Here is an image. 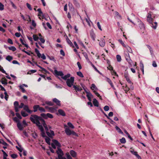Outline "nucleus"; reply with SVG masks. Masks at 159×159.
Returning a JSON list of instances; mask_svg holds the SVG:
<instances>
[{
	"instance_id": "nucleus-1",
	"label": "nucleus",
	"mask_w": 159,
	"mask_h": 159,
	"mask_svg": "<svg viewBox=\"0 0 159 159\" xmlns=\"http://www.w3.org/2000/svg\"><path fill=\"white\" fill-rule=\"evenodd\" d=\"M30 119L32 122L34 124H36V125L38 124V123L41 122L47 131L46 134L49 137H51L54 135V132L53 131H50V133L48 131V129L45 123V121L41 117L39 116L35 115H32L30 117Z\"/></svg>"
},
{
	"instance_id": "nucleus-2",
	"label": "nucleus",
	"mask_w": 159,
	"mask_h": 159,
	"mask_svg": "<svg viewBox=\"0 0 159 159\" xmlns=\"http://www.w3.org/2000/svg\"><path fill=\"white\" fill-rule=\"evenodd\" d=\"M147 20L148 21L149 23L150 26L154 29H156L157 25V22H154L153 23V19L151 17L147 18Z\"/></svg>"
},
{
	"instance_id": "nucleus-3",
	"label": "nucleus",
	"mask_w": 159,
	"mask_h": 159,
	"mask_svg": "<svg viewBox=\"0 0 159 159\" xmlns=\"http://www.w3.org/2000/svg\"><path fill=\"white\" fill-rule=\"evenodd\" d=\"M57 153L58 154V158H56V159H64V157H63L64 155L63 152L59 148H57Z\"/></svg>"
},
{
	"instance_id": "nucleus-4",
	"label": "nucleus",
	"mask_w": 159,
	"mask_h": 159,
	"mask_svg": "<svg viewBox=\"0 0 159 159\" xmlns=\"http://www.w3.org/2000/svg\"><path fill=\"white\" fill-rule=\"evenodd\" d=\"M74 81V78L73 77H71L70 79H68L66 81L67 85L69 87H70L72 85Z\"/></svg>"
},
{
	"instance_id": "nucleus-5",
	"label": "nucleus",
	"mask_w": 159,
	"mask_h": 159,
	"mask_svg": "<svg viewBox=\"0 0 159 159\" xmlns=\"http://www.w3.org/2000/svg\"><path fill=\"white\" fill-rule=\"evenodd\" d=\"M125 58L127 61L131 66H132V61L131 60L129 53L125 55Z\"/></svg>"
},
{
	"instance_id": "nucleus-6",
	"label": "nucleus",
	"mask_w": 159,
	"mask_h": 159,
	"mask_svg": "<svg viewBox=\"0 0 159 159\" xmlns=\"http://www.w3.org/2000/svg\"><path fill=\"white\" fill-rule=\"evenodd\" d=\"M54 73L55 75L58 76H60L62 78V76L64 75V74L61 71H58L56 69L54 70Z\"/></svg>"
},
{
	"instance_id": "nucleus-7",
	"label": "nucleus",
	"mask_w": 159,
	"mask_h": 159,
	"mask_svg": "<svg viewBox=\"0 0 159 159\" xmlns=\"http://www.w3.org/2000/svg\"><path fill=\"white\" fill-rule=\"evenodd\" d=\"M73 87L74 89L75 90L76 92H81L82 90V89L78 85H73Z\"/></svg>"
},
{
	"instance_id": "nucleus-8",
	"label": "nucleus",
	"mask_w": 159,
	"mask_h": 159,
	"mask_svg": "<svg viewBox=\"0 0 159 159\" xmlns=\"http://www.w3.org/2000/svg\"><path fill=\"white\" fill-rule=\"evenodd\" d=\"M105 44V40H104V39H101V40L99 42V45L102 47H104Z\"/></svg>"
},
{
	"instance_id": "nucleus-9",
	"label": "nucleus",
	"mask_w": 159,
	"mask_h": 159,
	"mask_svg": "<svg viewBox=\"0 0 159 159\" xmlns=\"http://www.w3.org/2000/svg\"><path fill=\"white\" fill-rule=\"evenodd\" d=\"M58 108L57 107H50L48 108L49 111L52 113H53L56 111L57 109Z\"/></svg>"
},
{
	"instance_id": "nucleus-10",
	"label": "nucleus",
	"mask_w": 159,
	"mask_h": 159,
	"mask_svg": "<svg viewBox=\"0 0 159 159\" xmlns=\"http://www.w3.org/2000/svg\"><path fill=\"white\" fill-rule=\"evenodd\" d=\"M24 109L27 112L29 113H31L33 111L31 110H30L28 107V106L27 105H25L24 107Z\"/></svg>"
},
{
	"instance_id": "nucleus-11",
	"label": "nucleus",
	"mask_w": 159,
	"mask_h": 159,
	"mask_svg": "<svg viewBox=\"0 0 159 159\" xmlns=\"http://www.w3.org/2000/svg\"><path fill=\"white\" fill-rule=\"evenodd\" d=\"M41 122L38 123V124H37L36 125L38 127L39 129L40 130L41 132H43L44 130L43 128L41 125Z\"/></svg>"
},
{
	"instance_id": "nucleus-12",
	"label": "nucleus",
	"mask_w": 159,
	"mask_h": 159,
	"mask_svg": "<svg viewBox=\"0 0 159 159\" xmlns=\"http://www.w3.org/2000/svg\"><path fill=\"white\" fill-rule=\"evenodd\" d=\"M53 101L55 102L57 105L58 106H61L60 101L57 98H53Z\"/></svg>"
},
{
	"instance_id": "nucleus-13",
	"label": "nucleus",
	"mask_w": 159,
	"mask_h": 159,
	"mask_svg": "<svg viewBox=\"0 0 159 159\" xmlns=\"http://www.w3.org/2000/svg\"><path fill=\"white\" fill-rule=\"evenodd\" d=\"M72 131L70 130L69 128H66L65 129V132L67 135H70L71 134Z\"/></svg>"
},
{
	"instance_id": "nucleus-14",
	"label": "nucleus",
	"mask_w": 159,
	"mask_h": 159,
	"mask_svg": "<svg viewBox=\"0 0 159 159\" xmlns=\"http://www.w3.org/2000/svg\"><path fill=\"white\" fill-rule=\"evenodd\" d=\"M52 141L53 143H54L55 145L58 146L59 148L60 147L61 144L57 140H53Z\"/></svg>"
},
{
	"instance_id": "nucleus-15",
	"label": "nucleus",
	"mask_w": 159,
	"mask_h": 159,
	"mask_svg": "<svg viewBox=\"0 0 159 159\" xmlns=\"http://www.w3.org/2000/svg\"><path fill=\"white\" fill-rule=\"evenodd\" d=\"M58 112L59 113L61 116H65L66 114L64 111L62 109H60L58 110Z\"/></svg>"
},
{
	"instance_id": "nucleus-16",
	"label": "nucleus",
	"mask_w": 159,
	"mask_h": 159,
	"mask_svg": "<svg viewBox=\"0 0 159 159\" xmlns=\"http://www.w3.org/2000/svg\"><path fill=\"white\" fill-rule=\"evenodd\" d=\"M70 74H68L64 76H62V78L64 80H66L68 79H69V78L70 77Z\"/></svg>"
},
{
	"instance_id": "nucleus-17",
	"label": "nucleus",
	"mask_w": 159,
	"mask_h": 159,
	"mask_svg": "<svg viewBox=\"0 0 159 159\" xmlns=\"http://www.w3.org/2000/svg\"><path fill=\"white\" fill-rule=\"evenodd\" d=\"M90 35L92 39L93 40H95V34L93 31H91L90 32Z\"/></svg>"
},
{
	"instance_id": "nucleus-18",
	"label": "nucleus",
	"mask_w": 159,
	"mask_h": 159,
	"mask_svg": "<svg viewBox=\"0 0 159 159\" xmlns=\"http://www.w3.org/2000/svg\"><path fill=\"white\" fill-rule=\"evenodd\" d=\"M17 126L18 129L20 130H22L23 129V127L21 124L19 122H18L17 124Z\"/></svg>"
},
{
	"instance_id": "nucleus-19",
	"label": "nucleus",
	"mask_w": 159,
	"mask_h": 159,
	"mask_svg": "<svg viewBox=\"0 0 159 159\" xmlns=\"http://www.w3.org/2000/svg\"><path fill=\"white\" fill-rule=\"evenodd\" d=\"M93 103L95 106L98 107V101L95 98L93 99Z\"/></svg>"
},
{
	"instance_id": "nucleus-20",
	"label": "nucleus",
	"mask_w": 159,
	"mask_h": 159,
	"mask_svg": "<svg viewBox=\"0 0 159 159\" xmlns=\"http://www.w3.org/2000/svg\"><path fill=\"white\" fill-rule=\"evenodd\" d=\"M70 155L73 157H75L76 156V152L73 150H71L70 151Z\"/></svg>"
},
{
	"instance_id": "nucleus-21",
	"label": "nucleus",
	"mask_w": 159,
	"mask_h": 159,
	"mask_svg": "<svg viewBox=\"0 0 159 159\" xmlns=\"http://www.w3.org/2000/svg\"><path fill=\"white\" fill-rule=\"evenodd\" d=\"M39 105H34L33 107L34 110L33 111L34 112H35L37 111L38 109H39Z\"/></svg>"
},
{
	"instance_id": "nucleus-22",
	"label": "nucleus",
	"mask_w": 159,
	"mask_h": 159,
	"mask_svg": "<svg viewBox=\"0 0 159 159\" xmlns=\"http://www.w3.org/2000/svg\"><path fill=\"white\" fill-rule=\"evenodd\" d=\"M35 51L37 54V56L39 58H40L41 56V54L40 53L39 50L37 48H35Z\"/></svg>"
},
{
	"instance_id": "nucleus-23",
	"label": "nucleus",
	"mask_w": 159,
	"mask_h": 159,
	"mask_svg": "<svg viewBox=\"0 0 159 159\" xmlns=\"http://www.w3.org/2000/svg\"><path fill=\"white\" fill-rule=\"evenodd\" d=\"M66 42L67 43L71 46H72L73 44L71 42V41L69 39L68 37H67L66 38Z\"/></svg>"
},
{
	"instance_id": "nucleus-24",
	"label": "nucleus",
	"mask_w": 159,
	"mask_h": 159,
	"mask_svg": "<svg viewBox=\"0 0 159 159\" xmlns=\"http://www.w3.org/2000/svg\"><path fill=\"white\" fill-rule=\"evenodd\" d=\"M126 49L127 50V51L129 53H132V50L131 49V48L129 47L128 46H126L125 47Z\"/></svg>"
},
{
	"instance_id": "nucleus-25",
	"label": "nucleus",
	"mask_w": 159,
	"mask_h": 159,
	"mask_svg": "<svg viewBox=\"0 0 159 159\" xmlns=\"http://www.w3.org/2000/svg\"><path fill=\"white\" fill-rule=\"evenodd\" d=\"M13 58L10 55L7 56L6 58V59L9 61H10L13 59Z\"/></svg>"
},
{
	"instance_id": "nucleus-26",
	"label": "nucleus",
	"mask_w": 159,
	"mask_h": 159,
	"mask_svg": "<svg viewBox=\"0 0 159 159\" xmlns=\"http://www.w3.org/2000/svg\"><path fill=\"white\" fill-rule=\"evenodd\" d=\"M20 40L21 43L25 46L26 47L28 48L29 47V46L27 44H25L24 43L23 39L22 38H21L20 39Z\"/></svg>"
},
{
	"instance_id": "nucleus-27",
	"label": "nucleus",
	"mask_w": 159,
	"mask_h": 159,
	"mask_svg": "<svg viewBox=\"0 0 159 159\" xmlns=\"http://www.w3.org/2000/svg\"><path fill=\"white\" fill-rule=\"evenodd\" d=\"M37 71L36 70H29L27 73V74L31 75L32 73H34Z\"/></svg>"
},
{
	"instance_id": "nucleus-28",
	"label": "nucleus",
	"mask_w": 159,
	"mask_h": 159,
	"mask_svg": "<svg viewBox=\"0 0 159 159\" xmlns=\"http://www.w3.org/2000/svg\"><path fill=\"white\" fill-rule=\"evenodd\" d=\"M115 128L119 133L121 134H123V132H122L121 129L117 126H116Z\"/></svg>"
},
{
	"instance_id": "nucleus-29",
	"label": "nucleus",
	"mask_w": 159,
	"mask_h": 159,
	"mask_svg": "<svg viewBox=\"0 0 159 159\" xmlns=\"http://www.w3.org/2000/svg\"><path fill=\"white\" fill-rule=\"evenodd\" d=\"M125 133L127 135L128 137L131 140H133V139L131 138L129 134L126 131V130H124Z\"/></svg>"
},
{
	"instance_id": "nucleus-30",
	"label": "nucleus",
	"mask_w": 159,
	"mask_h": 159,
	"mask_svg": "<svg viewBox=\"0 0 159 159\" xmlns=\"http://www.w3.org/2000/svg\"><path fill=\"white\" fill-rule=\"evenodd\" d=\"M139 26L141 29H144V25L142 22L139 24Z\"/></svg>"
},
{
	"instance_id": "nucleus-31",
	"label": "nucleus",
	"mask_w": 159,
	"mask_h": 159,
	"mask_svg": "<svg viewBox=\"0 0 159 159\" xmlns=\"http://www.w3.org/2000/svg\"><path fill=\"white\" fill-rule=\"evenodd\" d=\"M37 11H38L39 13L40 14V15H38L39 16H43V13L40 8H38L37 9Z\"/></svg>"
},
{
	"instance_id": "nucleus-32",
	"label": "nucleus",
	"mask_w": 159,
	"mask_h": 159,
	"mask_svg": "<svg viewBox=\"0 0 159 159\" xmlns=\"http://www.w3.org/2000/svg\"><path fill=\"white\" fill-rule=\"evenodd\" d=\"M88 62L94 68V69L96 70L99 73V71L98 70L96 67L94 66V65L90 61H89Z\"/></svg>"
},
{
	"instance_id": "nucleus-33",
	"label": "nucleus",
	"mask_w": 159,
	"mask_h": 159,
	"mask_svg": "<svg viewBox=\"0 0 159 159\" xmlns=\"http://www.w3.org/2000/svg\"><path fill=\"white\" fill-rule=\"evenodd\" d=\"M45 141L49 145H50V139L49 138L47 137L45 138Z\"/></svg>"
},
{
	"instance_id": "nucleus-34",
	"label": "nucleus",
	"mask_w": 159,
	"mask_h": 159,
	"mask_svg": "<svg viewBox=\"0 0 159 159\" xmlns=\"http://www.w3.org/2000/svg\"><path fill=\"white\" fill-rule=\"evenodd\" d=\"M83 54L84 56L85 57V58L86 59V60H87V61H88L89 62V58L88 57V55H87V54L86 52H83Z\"/></svg>"
},
{
	"instance_id": "nucleus-35",
	"label": "nucleus",
	"mask_w": 159,
	"mask_h": 159,
	"mask_svg": "<svg viewBox=\"0 0 159 159\" xmlns=\"http://www.w3.org/2000/svg\"><path fill=\"white\" fill-rule=\"evenodd\" d=\"M0 143H2L4 146L8 145L2 139H0Z\"/></svg>"
},
{
	"instance_id": "nucleus-36",
	"label": "nucleus",
	"mask_w": 159,
	"mask_h": 159,
	"mask_svg": "<svg viewBox=\"0 0 159 159\" xmlns=\"http://www.w3.org/2000/svg\"><path fill=\"white\" fill-rule=\"evenodd\" d=\"M21 113L22 116L23 117H26L28 116V114L24 111H22Z\"/></svg>"
},
{
	"instance_id": "nucleus-37",
	"label": "nucleus",
	"mask_w": 159,
	"mask_h": 159,
	"mask_svg": "<svg viewBox=\"0 0 159 159\" xmlns=\"http://www.w3.org/2000/svg\"><path fill=\"white\" fill-rule=\"evenodd\" d=\"M116 59L118 62H120L121 60V56L119 55H116Z\"/></svg>"
},
{
	"instance_id": "nucleus-38",
	"label": "nucleus",
	"mask_w": 159,
	"mask_h": 159,
	"mask_svg": "<svg viewBox=\"0 0 159 159\" xmlns=\"http://www.w3.org/2000/svg\"><path fill=\"white\" fill-rule=\"evenodd\" d=\"M106 81L110 84L111 85H112V84H113L109 78H107Z\"/></svg>"
},
{
	"instance_id": "nucleus-39",
	"label": "nucleus",
	"mask_w": 159,
	"mask_h": 159,
	"mask_svg": "<svg viewBox=\"0 0 159 159\" xmlns=\"http://www.w3.org/2000/svg\"><path fill=\"white\" fill-rule=\"evenodd\" d=\"M77 75L80 77L83 78L84 77V76L82 73L80 71L78 72H77Z\"/></svg>"
},
{
	"instance_id": "nucleus-40",
	"label": "nucleus",
	"mask_w": 159,
	"mask_h": 159,
	"mask_svg": "<svg viewBox=\"0 0 159 159\" xmlns=\"http://www.w3.org/2000/svg\"><path fill=\"white\" fill-rule=\"evenodd\" d=\"M8 48L9 50H12L13 51H15L16 50V48L14 46H11L10 47H9Z\"/></svg>"
},
{
	"instance_id": "nucleus-41",
	"label": "nucleus",
	"mask_w": 159,
	"mask_h": 159,
	"mask_svg": "<svg viewBox=\"0 0 159 159\" xmlns=\"http://www.w3.org/2000/svg\"><path fill=\"white\" fill-rule=\"evenodd\" d=\"M120 142L122 143H126V140L124 138H122L120 139Z\"/></svg>"
},
{
	"instance_id": "nucleus-42",
	"label": "nucleus",
	"mask_w": 159,
	"mask_h": 159,
	"mask_svg": "<svg viewBox=\"0 0 159 159\" xmlns=\"http://www.w3.org/2000/svg\"><path fill=\"white\" fill-rule=\"evenodd\" d=\"M33 39L35 41H37L39 39V37L36 35L34 34L33 35Z\"/></svg>"
},
{
	"instance_id": "nucleus-43",
	"label": "nucleus",
	"mask_w": 159,
	"mask_h": 159,
	"mask_svg": "<svg viewBox=\"0 0 159 159\" xmlns=\"http://www.w3.org/2000/svg\"><path fill=\"white\" fill-rule=\"evenodd\" d=\"M47 118L48 117L49 118H53V116L52 114L50 113H48L47 114Z\"/></svg>"
},
{
	"instance_id": "nucleus-44",
	"label": "nucleus",
	"mask_w": 159,
	"mask_h": 159,
	"mask_svg": "<svg viewBox=\"0 0 159 159\" xmlns=\"http://www.w3.org/2000/svg\"><path fill=\"white\" fill-rule=\"evenodd\" d=\"M67 125L68 126L72 129H74V126L70 122H68Z\"/></svg>"
},
{
	"instance_id": "nucleus-45",
	"label": "nucleus",
	"mask_w": 159,
	"mask_h": 159,
	"mask_svg": "<svg viewBox=\"0 0 159 159\" xmlns=\"http://www.w3.org/2000/svg\"><path fill=\"white\" fill-rule=\"evenodd\" d=\"M39 111H40L41 112H45V110L42 107H40V106H39V108L38 109Z\"/></svg>"
},
{
	"instance_id": "nucleus-46",
	"label": "nucleus",
	"mask_w": 159,
	"mask_h": 159,
	"mask_svg": "<svg viewBox=\"0 0 159 159\" xmlns=\"http://www.w3.org/2000/svg\"><path fill=\"white\" fill-rule=\"evenodd\" d=\"M11 157L13 159H15L17 157L18 155L16 154H12L11 155Z\"/></svg>"
},
{
	"instance_id": "nucleus-47",
	"label": "nucleus",
	"mask_w": 159,
	"mask_h": 159,
	"mask_svg": "<svg viewBox=\"0 0 159 159\" xmlns=\"http://www.w3.org/2000/svg\"><path fill=\"white\" fill-rule=\"evenodd\" d=\"M66 155L67 159H72V157H71L69 153H66Z\"/></svg>"
},
{
	"instance_id": "nucleus-48",
	"label": "nucleus",
	"mask_w": 159,
	"mask_h": 159,
	"mask_svg": "<svg viewBox=\"0 0 159 159\" xmlns=\"http://www.w3.org/2000/svg\"><path fill=\"white\" fill-rule=\"evenodd\" d=\"M1 83L2 84H4L6 85H7V80L5 79L4 80H2L1 81Z\"/></svg>"
},
{
	"instance_id": "nucleus-49",
	"label": "nucleus",
	"mask_w": 159,
	"mask_h": 159,
	"mask_svg": "<svg viewBox=\"0 0 159 159\" xmlns=\"http://www.w3.org/2000/svg\"><path fill=\"white\" fill-rule=\"evenodd\" d=\"M93 92L100 99H101V97L100 96L98 93L96 92L95 91H94Z\"/></svg>"
},
{
	"instance_id": "nucleus-50",
	"label": "nucleus",
	"mask_w": 159,
	"mask_h": 159,
	"mask_svg": "<svg viewBox=\"0 0 159 159\" xmlns=\"http://www.w3.org/2000/svg\"><path fill=\"white\" fill-rule=\"evenodd\" d=\"M26 6L30 10H32V8L31 7V6L29 3H27L26 4Z\"/></svg>"
},
{
	"instance_id": "nucleus-51",
	"label": "nucleus",
	"mask_w": 159,
	"mask_h": 159,
	"mask_svg": "<svg viewBox=\"0 0 159 159\" xmlns=\"http://www.w3.org/2000/svg\"><path fill=\"white\" fill-rule=\"evenodd\" d=\"M46 103L50 106H52L53 105V103L50 101H47L46 102Z\"/></svg>"
},
{
	"instance_id": "nucleus-52",
	"label": "nucleus",
	"mask_w": 159,
	"mask_h": 159,
	"mask_svg": "<svg viewBox=\"0 0 159 159\" xmlns=\"http://www.w3.org/2000/svg\"><path fill=\"white\" fill-rule=\"evenodd\" d=\"M97 25L98 27V29L102 31V28L101 27V25H100V23H99V22H98L97 23Z\"/></svg>"
},
{
	"instance_id": "nucleus-53",
	"label": "nucleus",
	"mask_w": 159,
	"mask_h": 159,
	"mask_svg": "<svg viewBox=\"0 0 159 159\" xmlns=\"http://www.w3.org/2000/svg\"><path fill=\"white\" fill-rule=\"evenodd\" d=\"M109 107L107 106H105L104 107V109L106 111H107L109 110Z\"/></svg>"
},
{
	"instance_id": "nucleus-54",
	"label": "nucleus",
	"mask_w": 159,
	"mask_h": 159,
	"mask_svg": "<svg viewBox=\"0 0 159 159\" xmlns=\"http://www.w3.org/2000/svg\"><path fill=\"white\" fill-rule=\"evenodd\" d=\"M4 9V5L0 2V10H3Z\"/></svg>"
},
{
	"instance_id": "nucleus-55",
	"label": "nucleus",
	"mask_w": 159,
	"mask_h": 159,
	"mask_svg": "<svg viewBox=\"0 0 159 159\" xmlns=\"http://www.w3.org/2000/svg\"><path fill=\"white\" fill-rule=\"evenodd\" d=\"M19 146L20 147V148H19L17 146H16V148L20 152H21L22 151L23 149L21 147V146L20 145H19Z\"/></svg>"
},
{
	"instance_id": "nucleus-56",
	"label": "nucleus",
	"mask_w": 159,
	"mask_h": 159,
	"mask_svg": "<svg viewBox=\"0 0 159 159\" xmlns=\"http://www.w3.org/2000/svg\"><path fill=\"white\" fill-rule=\"evenodd\" d=\"M16 116L17 117L20 119H21L22 118V117L21 116L20 114L18 113H16Z\"/></svg>"
},
{
	"instance_id": "nucleus-57",
	"label": "nucleus",
	"mask_w": 159,
	"mask_h": 159,
	"mask_svg": "<svg viewBox=\"0 0 159 159\" xmlns=\"http://www.w3.org/2000/svg\"><path fill=\"white\" fill-rule=\"evenodd\" d=\"M32 25H33L34 27H35L36 25V23L35 22L34 20H32Z\"/></svg>"
},
{
	"instance_id": "nucleus-58",
	"label": "nucleus",
	"mask_w": 159,
	"mask_h": 159,
	"mask_svg": "<svg viewBox=\"0 0 159 159\" xmlns=\"http://www.w3.org/2000/svg\"><path fill=\"white\" fill-rule=\"evenodd\" d=\"M14 105L15 107H18L19 103L17 101H15L14 103Z\"/></svg>"
},
{
	"instance_id": "nucleus-59",
	"label": "nucleus",
	"mask_w": 159,
	"mask_h": 159,
	"mask_svg": "<svg viewBox=\"0 0 159 159\" xmlns=\"http://www.w3.org/2000/svg\"><path fill=\"white\" fill-rule=\"evenodd\" d=\"M119 42L120 43H121L122 45L124 47H125L126 46L125 44L121 40H120V39H119V40H118Z\"/></svg>"
},
{
	"instance_id": "nucleus-60",
	"label": "nucleus",
	"mask_w": 159,
	"mask_h": 159,
	"mask_svg": "<svg viewBox=\"0 0 159 159\" xmlns=\"http://www.w3.org/2000/svg\"><path fill=\"white\" fill-rule=\"evenodd\" d=\"M130 152L133 154L135 156H136L138 154L137 152L134 151V150H131Z\"/></svg>"
},
{
	"instance_id": "nucleus-61",
	"label": "nucleus",
	"mask_w": 159,
	"mask_h": 159,
	"mask_svg": "<svg viewBox=\"0 0 159 159\" xmlns=\"http://www.w3.org/2000/svg\"><path fill=\"white\" fill-rule=\"evenodd\" d=\"M124 76L125 78L129 76V75L127 71H125L124 73Z\"/></svg>"
},
{
	"instance_id": "nucleus-62",
	"label": "nucleus",
	"mask_w": 159,
	"mask_h": 159,
	"mask_svg": "<svg viewBox=\"0 0 159 159\" xmlns=\"http://www.w3.org/2000/svg\"><path fill=\"white\" fill-rule=\"evenodd\" d=\"M39 39L40 40V41H41V42H42V43H44V42H45V40L42 37H40L39 38Z\"/></svg>"
},
{
	"instance_id": "nucleus-63",
	"label": "nucleus",
	"mask_w": 159,
	"mask_h": 159,
	"mask_svg": "<svg viewBox=\"0 0 159 159\" xmlns=\"http://www.w3.org/2000/svg\"><path fill=\"white\" fill-rule=\"evenodd\" d=\"M7 42L8 43H9L11 44H12L13 43V42H12V40L10 39H8Z\"/></svg>"
},
{
	"instance_id": "nucleus-64",
	"label": "nucleus",
	"mask_w": 159,
	"mask_h": 159,
	"mask_svg": "<svg viewBox=\"0 0 159 159\" xmlns=\"http://www.w3.org/2000/svg\"><path fill=\"white\" fill-rule=\"evenodd\" d=\"M32 135L33 136V137L34 139H36L37 137V134L35 133H32Z\"/></svg>"
}]
</instances>
